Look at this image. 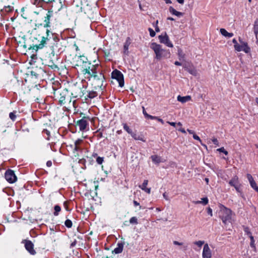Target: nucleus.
Returning <instances> with one entry per match:
<instances>
[{"instance_id":"nucleus-41","label":"nucleus","mask_w":258,"mask_h":258,"mask_svg":"<svg viewBox=\"0 0 258 258\" xmlns=\"http://www.w3.org/2000/svg\"><path fill=\"white\" fill-rule=\"evenodd\" d=\"M249 238L250 239V246L252 247H255L254 240L253 237L252 236V235H250V236Z\"/></svg>"},{"instance_id":"nucleus-18","label":"nucleus","mask_w":258,"mask_h":258,"mask_svg":"<svg viewBox=\"0 0 258 258\" xmlns=\"http://www.w3.org/2000/svg\"><path fill=\"white\" fill-rule=\"evenodd\" d=\"M124 242H118L117 247L112 251V253L118 254L121 253L123 250Z\"/></svg>"},{"instance_id":"nucleus-1","label":"nucleus","mask_w":258,"mask_h":258,"mask_svg":"<svg viewBox=\"0 0 258 258\" xmlns=\"http://www.w3.org/2000/svg\"><path fill=\"white\" fill-rule=\"evenodd\" d=\"M50 31L47 29L46 31V36L40 37L41 40L38 44H33L32 46L30 45L28 49H34L37 51L38 49H42L44 47H49L51 50V54L54 56L55 51L57 47L59 39L53 34L50 35Z\"/></svg>"},{"instance_id":"nucleus-2","label":"nucleus","mask_w":258,"mask_h":258,"mask_svg":"<svg viewBox=\"0 0 258 258\" xmlns=\"http://www.w3.org/2000/svg\"><path fill=\"white\" fill-rule=\"evenodd\" d=\"M55 96L58 99L60 104H64L68 102L70 105H72L75 107V100H72L73 98L78 96L77 92H70L68 89L65 88L63 89L55 90L54 92Z\"/></svg>"},{"instance_id":"nucleus-35","label":"nucleus","mask_w":258,"mask_h":258,"mask_svg":"<svg viewBox=\"0 0 258 258\" xmlns=\"http://www.w3.org/2000/svg\"><path fill=\"white\" fill-rule=\"evenodd\" d=\"M123 126L124 130H125L129 134L131 135L133 132L129 126L126 123H123Z\"/></svg>"},{"instance_id":"nucleus-59","label":"nucleus","mask_w":258,"mask_h":258,"mask_svg":"<svg viewBox=\"0 0 258 258\" xmlns=\"http://www.w3.org/2000/svg\"><path fill=\"white\" fill-rule=\"evenodd\" d=\"M178 131L182 132V133H184V134L186 133V131L183 128H180L179 129H178Z\"/></svg>"},{"instance_id":"nucleus-49","label":"nucleus","mask_w":258,"mask_h":258,"mask_svg":"<svg viewBox=\"0 0 258 258\" xmlns=\"http://www.w3.org/2000/svg\"><path fill=\"white\" fill-rule=\"evenodd\" d=\"M240 186H241V184H239L238 185H237V186H234L236 189V190L238 192H240L241 193V189H240Z\"/></svg>"},{"instance_id":"nucleus-3","label":"nucleus","mask_w":258,"mask_h":258,"mask_svg":"<svg viewBox=\"0 0 258 258\" xmlns=\"http://www.w3.org/2000/svg\"><path fill=\"white\" fill-rule=\"evenodd\" d=\"M150 48L153 50L155 53V58L157 60L168 58L170 57V52L169 50L162 48L161 45L155 42L151 44Z\"/></svg>"},{"instance_id":"nucleus-12","label":"nucleus","mask_w":258,"mask_h":258,"mask_svg":"<svg viewBox=\"0 0 258 258\" xmlns=\"http://www.w3.org/2000/svg\"><path fill=\"white\" fill-rule=\"evenodd\" d=\"M203 258H211L212 252L208 243H206L204 245L202 253Z\"/></svg>"},{"instance_id":"nucleus-32","label":"nucleus","mask_w":258,"mask_h":258,"mask_svg":"<svg viewBox=\"0 0 258 258\" xmlns=\"http://www.w3.org/2000/svg\"><path fill=\"white\" fill-rule=\"evenodd\" d=\"M177 54L180 60H181V59H183L185 57V54L183 53L182 49L179 48H178V49Z\"/></svg>"},{"instance_id":"nucleus-27","label":"nucleus","mask_w":258,"mask_h":258,"mask_svg":"<svg viewBox=\"0 0 258 258\" xmlns=\"http://www.w3.org/2000/svg\"><path fill=\"white\" fill-rule=\"evenodd\" d=\"M151 158L152 161L155 164H159L162 162L161 158L157 155H152Z\"/></svg>"},{"instance_id":"nucleus-22","label":"nucleus","mask_w":258,"mask_h":258,"mask_svg":"<svg viewBox=\"0 0 258 258\" xmlns=\"http://www.w3.org/2000/svg\"><path fill=\"white\" fill-rule=\"evenodd\" d=\"M169 11L170 13H171L172 15H175L179 17L182 16L183 15L182 13L177 11L171 6L169 7Z\"/></svg>"},{"instance_id":"nucleus-46","label":"nucleus","mask_w":258,"mask_h":258,"mask_svg":"<svg viewBox=\"0 0 258 258\" xmlns=\"http://www.w3.org/2000/svg\"><path fill=\"white\" fill-rule=\"evenodd\" d=\"M96 162L99 164H101L103 162V158L98 157L96 159Z\"/></svg>"},{"instance_id":"nucleus-58","label":"nucleus","mask_w":258,"mask_h":258,"mask_svg":"<svg viewBox=\"0 0 258 258\" xmlns=\"http://www.w3.org/2000/svg\"><path fill=\"white\" fill-rule=\"evenodd\" d=\"M46 165L48 167H50L52 165V162L50 161H48L46 163Z\"/></svg>"},{"instance_id":"nucleus-28","label":"nucleus","mask_w":258,"mask_h":258,"mask_svg":"<svg viewBox=\"0 0 258 258\" xmlns=\"http://www.w3.org/2000/svg\"><path fill=\"white\" fill-rule=\"evenodd\" d=\"M51 16L49 14H47L46 16L45 17L44 22L45 23L44 25V27L45 28H47L49 27L50 23V18Z\"/></svg>"},{"instance_id":"nucleus-19","label":"nucleus","mask_w":258,"mask_h":258,"mask_svg":"<svg viewBox=\"0 0 258 258\" xmlns=\"http://www.w3.org/2000/svg\"><path fill=\"white\" fill-rule=\"evenodd\" d=\"M148 183V180L146 179L144 180L143 184L142 185H140L139 187L141 188L142 190H144L145 192L148 194H150L151 192V188H147V185Z\"/></svg>"},{"instance_id":"nucleus-31","label":"nucleus","mask_w":258,"mask_h":258,"mask_svg":"<svg viewBox=\"0 0 258 258\" xmlns=\"http://www.w3.org/2000/svg\"><path fill=\"white\" fill-rule=\"evenodd\" d=\"M202 201H198L195 202L196 204H203L204 205H207L208 203V199L207 198H203L201 199Z\"/></svg>"},{"instance_id":"nucleus-55","label":"nucleus","mask_w":258,"mask_h":258,"mask_svg":"<svg viewBox=\"0 0 258 258\" xmlns=\"http://www.w3.org/2000/svg\"><path fill=\"white\" fill-rule=\"evenodd\" d=\"M168 124H169L170 125L173 126H175V125H176V123L175 122H170V121H167V122Z\"/></svg>"},{"instance_id":"nucleus-8","label":"nucleus","mask_w":258,"mask_h":258,"mask_svg":"<svg viewBox=\"0 0 258 258\" xmlns=\"http://www.w3.org/2000/svg\"><path fill=\"white\" fill-rule=\"evenodd\" d=\"M96 66L92 65L90 62H88L87 64L83 67L82 72L84 75L88 74L91 77L96 72Z\"/></svg>"},{"instance_id":"nucleus-38","label":"nucleus","mask_w":258,"mask_h":258,"mask_svg":"<svg viewBox=\"0 0 258 258\" xmlns=\"http://www.w3.org/2000/svg\"><path fill=\"white\" fill-rule=\"evenodd\" d=\"M130 222L131 224H138V219L135 217H132L130 220Z\"/></svg>"},{"instance_id":"nucleus-53","label":"nucleus","mask_w":258,"mask_h":258,"mask_svg":"<svg viewBox=\"0 0 258 258\" xmlns=\"http://www.w3.org/2000/svg\"><path fill=\"white\" fill-rule=\"evenodd\" d=\"M158 23V21H157L156 23V27H155V30L157 32H159V31H160V29H159L158 26H157Z\"/></svg>"},{"instance_id":"nucleus-20","label":"nucleus","mask_w":258,"mask_h":258,"mask_svg":"<svg viewBox=\"0 0 258 258\" xmlns=\"http://www.w3.org/2000/svg\"><path fill=\"white\" fill-rule=\"evenodd\" d=\"M229 184L232 186H236L237 185L240 184L238 177L237 176L235 175L232 177V178L229 181Z\"/></svg>"},{"instance_id":"nucleus-15","label":"nucleus","mask_w":258,"mask_h":258,"mask_svg":"<svg viewBox=\"0 0 258 258\" xmlns=\"http://www.w3.org/2000/svg\"><path fill=\"white\" fill-rule=\"evenodd\" d=\"M100 76L101 78H100V79L98 80V81L94 82V84L95 85L94 88L96 90L98 88L102 89V87L103 86L105 79L102 74H100Z\"/></svg>"},{"instance_id":"nucleus-6","label":"nucleus","mask_w":258,"mask_h":258,"mask_svg":"<svg viewBox=\"0 0 258 258\" xmlns=\"http://www.w3.org/2000/svg\"><path fill=\"white\" fill-rule=\"evenodd\" d=\"M88 59L84 55H76L73 58V64L75 66L81 67L82 69L83 67L88 64Z\"/></svg>"},{"instance_id":"nucleus-29","label":"nucleus","mask_w":258,"mask_h":258,"mask_svg":"<svg viewBox=\"0 0 258 258\" xmlns=\"http://www.w3.org/2000/svg\"><path fill=\"white\" fill-rule=\"evenodd\" d=\"M184 69H185L190 74L196 76L197 74V70L194 68H188L187 67L184 66Z\"/></svg>"},{"instance_id":"nucleus-13","label":"nucleus","mask_w":258,"mask_h":258,"mask_svg":"<svg viewBox=\"0 0 258 258\" xmlns=\"http://www.w3.org/2000/svg\"><path fill=\"white\" fill-rule=\"evenodd\" d=\"M87 118L83 117V118L80 119L77 122V125L79 127L81 131H84L88 125Z\"/></svg>"},{"instance_id":"nucleus-40","label":"nucleus","mask_w":258,"mask_h":258,"mask_svg":"<svg viewBox=\"0 0 258 258\" xmlns=\"http://www.w3.org/2000/svg\"><path fill=\"white\" fill-rule=\"evenodd\" d=\"M205 242L204 241H201V240H200V241H195L194 242V244L197 245L198 247H201L204 244Z\"/></svg>"},{"instance_id":"nucleus-37","label":"nucleus","mask_w":258,"mask_h":258,"mask_svg":"<svg viewBox=\"0 0 258 258\" xmlns=\"http://www.w3.org/2000/svg\"><path fill=\"white\" fill-rule=\"evenodd\" d=\"M64 224L68 228H71L72 226V222L71 220L67 219L66 220Z\"/></svg>"},{"instance_id":"nucleus-52","label":"nucleus","mask_w":258,"mask_h":258,"mask_svg":"<svg viewBox=\"0 0 258 258\" xmlns=\"http://www.w3.org/2000/svg\"><path fill=\"white\" fill-rule=\"evenodd\" d=\"M163 196L164 197V198L167 200V201H169V198H168V195L166 194V192L164 193L163 194Z\"/></svg>"},{"instance_id":"nucleus-33","label":"nucleus","mask_w":258,"mask_h":258,"mask_svg":"<svg viewBox=\"0 0 258 258\" xmlns=\"http://www.w3.org/2000/svg\"><path fill=\"white\" fill-rule=\"evenodd\" d=\"M21 41H19V43L20 44L21 46H23V48H26L27 47V45L25 43V37L23 36L21 38Z\"/></svg>"},{"instance_id":"nucleus-51","label":"nucleus","mask_w":258,"mask_h":258,"mask_svg":"<svg viewBox=\"0 0 258 258\" xmlns=\"http://www.w3.org/2000/svg\"><path fill=\"white\" fill-rule=\"evenodd\" d=\"M212 142H213V143L214 144H215V145H216L217 146L219 145V142H218V140L216 138L213 139H212Z\"/></svg>"},{"instance_id":"nucleus-44","label":"nucleus","mask_w":258,"mask_h":258,"mask_svg":"<svg viewBox=\"0 0 258 258\" xmlns=\"http://www.w3.org/2000/svg\"><path fill=\"white\" fill-rule=\"evenodd\" d=\"M15 112H11L9 114L10 118L13 121H14L16 119V116L15 115Z\"/></svg>"},{"instance_id":"nucleus-42","label":"nucleus","mask_w":258,"mask_h":258,"mask_svg":"<svg viewBox=\"0 0 258 258\" xmlns=\"http://www.w3.org/2000/svg\"><path fill=\"white\" fill-rule=\"evenodd\" d=\"M244 231L249 237L250 236V235H252L251 233L250 232V231L249 230V229L248 227H244Z\"/></svg>"},{"instance_id":"nucleus-9","label":"nucleus","mask_w":258,"mask_h":258,"mask_svg":"<svg viewBox=\"0 0 258 258\" xmlns=\"http://www.w3.org/2000/svg\"><path fill=\"white\" fill-rule=\"evenodd\" d=\"M112 78L116 80L119 84V86L121 87H123L124 85V79L123 75L121 73L115 70L113 71L112 73Z\"/></svg>"},{"instance_id":"nucleus-11","label":"nucleus","mask_w":258,"mask_h":258,"mask_svg":"<svg viewBox=\"0 0 258 258\" xmlns=\"http://www.w3.org/2000/svg\"><path fill=\"white\" fill-rule=\"evenodd\" d=\"M5 178L10 183H14L17 180V177L14 171L10 169L6 172Z\"/></svg>"},{"instance_id":"nucleus-47","label":"nucleus","mask_w":258,"mask_h":258,"mask_svg":"<svg viewBox=\"0 0 258 258\" xmlns=\"http://www.w3.org/2000/svg\"><path fill=\"white\" fill-rule=\"evenodd\" d=\"M30 73L31 76H34L35 78H37L39 75V74L35 72L34 71H31Z\"/></svg>"},{"instance_id":"nucleus-45","label":"nucleus","mask_w":258,"mask_h":258,"mask_svg":"<svg viewBox=\"0 0 258 258\" xmlns=\"http://www.w3.org/2000/svg\"><path fill=\"white\" fill-rule=\"evenodd\" d=\"M149 32H150V35L153 37H154L156 35L155 32L151 28H149L148 29Z\"/></svg>"},{"instance_id":"nucleus-5","label":"nucleus","mask_w":258,"mask_h":258,"mask_svg":"<svg viewBox=\"0 0 258 258\" xmlns=\"http://www.w3.org/2000/svg\"><path fill=\"white\" fill-rule=\"evenodd\" d=\"M97 93L96 91L88 89L87 87L84 86L80 88V94H78V96L81 97H84L85 100L92 99L97 96Z\"/></svg>"},{"instance_id":"nucleus-60","label":"nucleus","mask_w":258,"mask_h":258,"mask_svg":"<svg viewBox=\"0 0 258 258\" xmlns=\"http://www.w3.org/2000/svg\"><path fill=\"white\" fill-rule=\"evenodd\" d=\"M156 119H157L161 123L164 124V121L162 119L157 117V118H156Z\"/></svg>"},{"instance_id":"nucleus-26","label":"nucleus","mask_w":258,"mask_h":258,"mask_svg":"<svg viewBox=\"0 0 258 258\" xmlns=\"http://www.w3.org/2000/svg\"><path fill=\"white\" fill-rule=\"evenodd\" d=\"M131 135L136 140H140L144 142L146 141L144 139V138L142 135H138L137 134L134 133L133 132L132 133Z\"/></svg>"},{"instance_id":"nucleus-48","label":"nucleus","mask_w":258,"mask_h":258,"mask_svg":"<svg viewBox=\"0 0 258 258\" xmlns=\"http://www.w3.org/2000/svg\"><path fill=\"white\" fill-rule=\"evenodd\" d=\"M145 117H147L148 118H150L151 119H154L157 118V117L153 116L151 115H149L148 114H145Z\"/></svg>"},{"instance_id":"nucleus-16","label":"nucleus","mask_w":258,"mask_h":258,"mask_svg":"<svg viewBox=\"0 0 258 258\" xmlns=\"http://www.w3.org/2000/svg\"><path fill=\"white\" fill-rule=\"evenodd\" d=\"M247 178L250 183L251 187L255 190H258V187L256 185V182L253 180L252 176L250 174H247Z\"/></svg>"},{"instance_id":"nucleus-50","label":"nucleus","mask_w":258,"mask_h":258,"mask_svg":"<svg viewBox=\"0 0 258 258\" xmlns=\"http://www.w3.org/2000/svg\"><path fill=\"white\" fill-rule=\"evenodd\" d=\"M207 213L208 214H209L211 216H213L212 214V210L210 207H208L207 208Z\"/></svg>"},{"instance_id":"nucleus-14","label":"nucleus","mask_w":258,"mask_h":258,"mask_svg":"<svg viewBox=\"0 0 258 258\" xmlns=\"http://www.w3.org/2000/svg\"><path fill=\"white\" fill-rule=\"evenodd\" d=\"M25 246L26 249L31 254H35L36 252L34 249V245L33 243L30 240H26Z\"/></svg>"},{"instance_id":"nucleus-64","label":"nucleus","mask_w":258,"mask_h":258,"mask_svg":"<svg viewBox=\"0 0 258 258\" xmlns=\"http://www.w3.org/2000/svg\"><path fill=\"white\" fill-rule=\"evenodd\" d=\"M174 64L176 66H181V63L177 61H175Z\"/></svg>"},{"instance_id":"nucleus-21","label":"nucleus","mask_w":258,"mask_h":258,"mask_svg":"<svg viewBox=\"0 0 258 258\" xmlns=\"http://www.w3.org/2000/svg\"><path fill=\"white\" fill-rule=\"evenodd\" d=\"M46 64L50 67L52 69H58V67L56 65L53 61L51 59H46Z\"/></svg>"},{"instance_id":"nucleus-17","label":"nucleus","mask_w":258,"mask_h":258,"mask_svg":"<svg viewBox=\"0 0 258 258\" xmlns=\"http://www.w3.org/2000/svg\"><path fill=\"white\" fill-rule=\"evenodd\" d=\"M83 140L82 139H78L75 141L74 143V153H75V152L81 151L82 147L81 146V144H82Z\"/></svg>"},{"instance_id":"nucleus-56","label":"nucleus","mask_w":258,"mask_h":258,"mask_svg":"<svg viewBox=\"0 0 258 258\" xmlns=\"http://www.w3.org/2000/svg\"><path fill=\"white\" fill-rule=\"evenodd\" d=\"M187 131L189 133V134H191L192 135L195 134V132L194 131H192V130H190L187 129Z\"/></svg>"},{"instance_id":"nucleus-7","label":"nucleus","mask_w":258,"mask_h":258,"mask_svg":"<svg viewBox=\"0 0 258 258\" xmlns=\"http://www.w3.org/2000/svg\"><path fill=\"white\" fill-rule=\"evenodd\" d=\"M239 41L240 44L236 45L234 46L235 50L237 51H243L246 53H248L250 51V48L248 46L247 42L242 41L240 38H239Z\"/></svg>"},{"instance_id":"nucleus-61","label":"nucleus","mask_w":258,"mask_h":258,"mask_svg":"<svg viewBox=\"0 0 258 258\" xmlns=\"http://www.w3.org/2000/svg\"><path fill=\"white\" fill-rule=\"evenodd\" d=\"M134 204L135 206H139V203L136 201H134Z\"/></svg>"},{"instance_id":"nucleus-62","label":"nucleus","mask_w":258,"mask_h":258,"mask_svg":"<svg viewBox=\"0 0 258 258\" xmlns=\"http://www.w3.org/2000/svg\"><path fill=\"white\" fill-rule=\"evenodd\" d=\"M177 2L180 4H183L184 3V0H177Z\"/></svg>"},{"instance_id":"nucleus-43","label":"nucleus","mask_w":258,"mask_h":258,"mask_svg":"<svg viewBox=\"0 0 258 258\" xmlns=\"http://www.w3.org/2000/svg\"><path fill=\"white\" fill-rule=\"evenodd\" d=\"M217 151L219 152H223L224 154L226 155L228 154V152L225 150L224 147L219 148L217 150Z\"/></svg>"},{"instance_id":"nucleus-30","label":"nucleus","mask_w":258,"mask_h":258,"mask_svg":"<svg viewBox=\"0 0 258 258\" xmlns=\"http://www.w3.org/2000/svg\"><path fill=\"white\" fill-rule=\"evenodd\" d=\"M253 31H254V33L255 35V37L257 38V34H258V20H256L254 22V26H253Z\"/></svg>"},{"instance_id":"nucleus-25","label":"nucleus","mask_w":258,"mask_h":258,"mask_svg":"<svg viewBox=\"0 0 258 258\" xmlns=\"http://www.w3.org/2000/svg\"><path fill=\"white\" fill-rule=\"evenodd\" d=\"M220 31L221 34L223 36H225L226 37L230 38V37H232L233 36V33L228 32L224 28L220 29Z\"/></svg>"},{"instance_id":"nucleus-57","label":"nucleus","mask_w":258,"mask_h":258,"mask_svg":"<svg viewBox=\"0 0 258 258\" xmlns=\"http://www.w3.org/2000/svg\"><path fill=\"white\" fill-rule=\"evenodd\" d=\"M232 42L234 44V46H236V45H238L239 44L237 43V40L235 39H233L232 40Z\"/></svg>"},{"instance_id":"nucleus-24","label":"nucleus","mask_w":258,"mask_h":258,"mask_svg":"<svg viewBox=\"0 0 258 258\" xmlns=\"http://www.w3.org/2000/svg\"><path fill=\"white\" fill-rule=\"evenodd\" d=\"M131 44V39L130 37H127L126 39V41L124 44L123 46V50H124V53L125 54L128 53V47Z\"/></svg>"},{"instance_id":"nucleus-63","label":"nucleus","mask_w":258,"mask_h":258,"mask_svg":"<svg viewBox=\"0 0 258 258\" xmlns=\"http://www.w3.org/2000/svg\"><path fill=\"white\" fill-rule=\"evenodd\" d=\"M142 108H143V113L144 115L145 116V114H148V113L145 111V109L144 106L142 107Z\"/></svg>"},{"instance_id":"nucleus-36","label":"nucleus","mask_w":258,"mask_h":258,"mask_svg":"<svg viewBox=\"0 0 258 258\" xmlns=\"http://www.w3.org/2000/svg\"><path fill=\"white\" fill-rule=\"evenodd\" d=\"M91 77H93L94 82L98 81V80L100 79V78H101L100 74L98 75L97 74V72H96Z\"/></svg>"},{"instance_id":"nucleus-34","label":"nucleus","mask_w":258,"mask_h":258,"mask_svg":"<svg viewBox=\"0 0 258 258\" xmlns=\"http://www.w3.org/2000/svg\"><path fill=\"white\" fill-rule=\"evenodd\" d=\"M54 212L53 214L54 216H57L58 215V213L61 210V208L59 206L56 205L54 206Z\"/></svg>"},{"instance_id":"nucleus-10","label":"nucleus","mask_w":258,"mask_h":258,"mask_svg":"<svg viewBox=\"0 0 258 258\" xmlns=\"http://www.w3.org/2000/svg\"><path fill=\"white\" fill-rule=\"evenodd\" d=\"M158 39L160 43L164 44L169 47H173V45L172 42L170 41L168 36L167 33L165 32L158 36Z\"/></svg>"},{"instance_id":"nucleus-23","label":"nucleus","mask_w":258,"mask_h":258,"mask_svg":"<svg viewBox=\"0 0 258 258\" xmlns=\"http://www.w3.org/2000/svg\"><path fill=\"white\" fill-rule=\"evenodd\" d=\"M177 100L182 103H185L189 101L191 99V97L190 96H186L184 97H182L180 95L177 96Z\"/></svg>"},{"instance_id":"nucleus-4","label":"nucleus","mask_w":258,"mask_h":258,"mask_svg":"<svg viewBox=\"0 0 258 258\" xmlns=\"http://www.w3.org/2000/svg\"><path fill=\"white\" fill-rule=\"evenodd\" d=\"M219 214L220 218L225 225L232 223L233 214L230 209L222 206L220 208Z\"/></svg>"},{"instance_id":"nucleus-39","label":"nucleus","mask_w":258,"mask_h":258,"mask_svg":"<svg viewBox=\"0 0 258 258\" xmlns=\"http://www.w3.org/2000/svg\"><path fill=\"white\" fill-rule=\"evenodd\" d=\"M193 138L195 139V140H198L201 143V144L204 146V147H205L206 148H207V146L206 145H204V144H203L202 143V141L200 139V137L197 136L196 134H195L194 135H193Z\"/></svg>"},{"instance_id":"nucleus-54","label":"nucleus","mask_w":258,"mask_h":258,"mask_svg":"<svg viewBox=\"0 0 258 258\" xmlns=\"http://www.w3.org/2000/svg\"><path fill=\"white\" fill-rule=\"evenodd\" d=\"M173 244H175V245H182V243L179 242L177 241H173Z\"/></svg>"}]
</instances>
